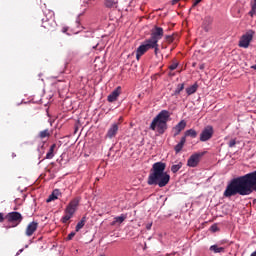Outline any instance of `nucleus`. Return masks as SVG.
<instances>
[{"mask_svg": "<svg viewBox=\"0 0 256 256\" xmlns=\"http://www.w3.org/2000/svg\"><path fill=\"white\" fill-rule=\"evenodd\" d=\"M203 0H195L192 7H197L198 3H201Z\"/></svg>", "mask_w": 256, "mask_h": 256, "instance_id": "36", "label": "nucleus"}, {"mask_svg": "<svg viewBox=\"0 0 256 256\" xmlns=\"http://www.w3.org/2000/svg\"><path fill=\"white\" fill-rule=\"evenodd\" d=\"M197 89H199V85L195 83L194 85L186 88L187 95H193L194 93H197Z\"/></svg>", "mask_w": 256, "mask_h": 256, "instance_id": "19", "label": "nucleus"}, {"mask_svg": "<svg viewBox=\"0 0 256 256\" xmlns=\"http://www.w3.org/2000/svg\"><path fill=\"white\" fill-rule=\"evenodd\" d=\"M73 237H75V232H71L68 237H67V240L68 241H71V239H73Z\"/></svg>", "mask_w": 256, "mask_h": 256, "instance_id": "34", "label": "nucleus"}, {"mask_svg": "<svg viewBox=\"0 0 256 256\" xmlns=\"http://www.w3.org/2000/svg\"><path fill=\"white\" fill-rule=\"evenodd\" d=\"M151 47H154V44H152L149 40H145L136 50V59L139 61L141 59L142 55H145Z\"/></svg>", "mask_w": 256, "mask_h": 256, "instance_id": "7", "label": "nucleus"}, {"mask_svg": "<svg viewBox=\"0 0 256 256\" xmlns=\"http://www.w3.org/2000/svg\"><path fill=\"white\" fill-rule=\"evenodd\" d=\"M165 39L168 41V43H173V37L171 35H167Z\"/></svg>", "mask_w": 256, "mask_h": 256, "instance_id": "33", "label": "nucleus"}, {"mask_svg": "<svg viewBox=\"0 0 256 256\" xmlns=\"http://www.w3.org/2000/svg\"><path fill=\"white\" fill-rule=\"evenodd\" d=\"M251 11L248 13L250 17H255L256 15V0L250 2Z\"/></svg>", "mask_w": 256, "mask_h": 256, "instance_id": "24", "label": "nucleus"}, {"mask_svg": "<svg viewBox=\"0 0 256 256\" xmlns=\"http://www.w3.org/2000/svg\"><path fill=\"white\" fill-rule=\"evenodd\" d=\"M254 203H256V199H254Z\"/></svg>", "mask_w": 256, "mask_h": 256, "instance_id": "44", "label": "nucleus"}, {"mask_svg": "<svg viewBox=\"0 0 256 256\" xmlns=\"http://www.w3.org/2000/svg\"><path fill=\"white\" fill-rule=\"evenodd\" d=\"M211 230L215 233V231L218 230V229H217V226H216V225L211 226Z\"/></svg>", "mask_w": 256, "mask_h": 256, "instance_id": "39", "label": "nucleus"}, {"mask_svg": "<svg viewBox=\"0 0 256 256\" xmlns=\"http://www.w3.org/2000/svg\"><path fill=\"white\" fill-rule=\"evenodd\" d=\"M185 89V84H178L174 91V95H179Z\"/></svg>", "mask_w": 256, "mask_h": 256, "instance_id": "28", "label": "nucleus"}, {"mask_svg": "<svg viewBox=\"0 0 256 256\" xmlns=\"http://www.w3.org/2000/svg\"><path fill=\"white\" fill-rule=\"evenodd\" d=\"M184 137L185 139H187V137H192V139H195L197 137V131H195V129L186 130Z\"/></svg>", "mask_w": 256, "mask_h": 256, "instance_id": "21", "label": "nucleus"}, {"mask_svg": "<svg viewBox=\"0 0 256 256\" xmlns=\"http://www.w3.org/2000/svg\"><path fill=\"white\" fill-rule=\"evenodd\" d=\"M167 164L164 162H156L152 165L150 174L148 176V185H158V187H167L169 181H171V176L165 172Z\"/></svg>", "mask_w": 256, "mask_h": 256, "instance_id": "2", "label": "nucleus"}, {"mask_svg": "<svg viewBox=\"0 0 256 256\" xmlns=\"http://www.w3.org/2000/svg\"><path fill=\"white\" fill-rule=\"evenodd\" d=\"M255 36V31L248 30L244 35L241 36L239 40V47H242L243 49H248L249 45H251V42L253 41V37Z\"/></svg>", "mask_w": 256, "mask_h": 256, "instance_id": "5", "label": "nucleus"}, {"mask_svg": "<svg viewBox=\"0 0 256 256\" xmlns=\"http://www.w3.org/2000/svg\"><path fill=\"white\" fill-rule=\"evenodd\" d=\"M180 0H172V5H175L176 3H179Z\"/></svg>", "mask_w": 256, "mask_h": 256, "instance_id": "40", "label": "nucleus"}, {"mask_svg": "<svg viewBox=\"0 0 256 256\" xmlns=\"http://www.w3.org/2000/svg\"><path fill=\"white\" fill-rule=\"evenodd\" d=\"M117 131H119V125L117 123H114L111 125V127L108 129V132L106 134V137L108 139H113L115 135H117Z\"/></svg>", "mask_w": 256, "mask_h": 256, "instance_id": "14", "label": "nucleus"}, {"mask_svg": "<svg viewBox=\"0 0 256 256\" xmlns=\"http://www.w3.org/2000/svg\"><path fill=\"white\" fill-rule=\"evenodd\" d=\"M104 7H106L107 9H117V7H119V1L104 0Z\"/></svg>", "mask_w": 256, "mask_h": 256, "instance_id": "16", "label": "nucleus"}, {"mask_svg": "<svg viewBox=\"0 0 256 256\" xmlns=\"http://www.w3.org/2000/svg\"><path fill=\"white\" fill-rule=\"evenodd\" d=\"M42 27L46 29V31H54L57 27V22H55V13L53 11L49 12V18H42Z\"/></svg>", "mask_w": 256, "mask_h": 256, "instance_id": "4", "label": "nucleus"}, {"mask_svg": "<svg viewBox=\"0 0 256 256\" xmlns=\"http://www.w3.org/2000/svg\"><path fill=\"white\" fill-rule=\"evenodd\" d=\"M213 133H214L213 126L211 125L206 126L200 133V141H202L203 143L205 141H209V139L213 137Z\"/></svg>", "mask_w": 256, "mask_h": 256, "instance_id": "9", "label": "nucleus"}, {"mask_svg": "<svg viewBox=\"0 0 256 256\" xmlns=\"http://www.w3.org/2000/svg\"><path fill=\"white\" fill-rule=\"evenodd\" d=\"M125 219H127V216H125L124 214H122L121 216L115 217L114 221L112 222V225H116V223H123V221H125Z\"/></svg>", "mask_w": 256, "mask_h": 256, "instance_id": "25", "label": "nucleus"}, {"mask_svg": "<svg viewBox=\"0 0 256 256\" xmlns=\"http://www.w3.org/2000/svg\"><path fill=\"white\" fill-rule=\"evenodd\" d=\"M8 223H12V227H17L23 221V215L19 212H10L5 216Z\"/></svg>", "mask_w": 256, "mask_h": 256, "instance_id": "6", "label": "nucleus"}, {"mask_svg": "<svg viewBox=\"0 0 256 256\" xmlns=\"http://www.w3.org/2000/svg\"><path fill=\"white\" fill-rule=\"evenodd\" d=\"M37 227H39V223L33 221L30 222L26 228V236L31 237L35 231H37Z\"/></svg>", "mask_w": 256, "mask_h": 256, "instance_id": "13", "label": "nucleus"}, {"mask_svg": "<svg viewBox=\"0 0 256 256\" xmlns=\"http://www.w3.org/2000/svg\"><path fill=\"white\" fill-rule=\"evenodd\" d=\"M210 251H213V253H225V248L224 247H219L217 245H212L210 246Z\"/></svg>", "mask_w": 256, "mask_h": 256, "instance_id": "22", "label": "nucleus"}, {"mask_svg": "<svg viewBox=\"0 0 256 256\" xmlns=\"http://www.w3.org/2000/svg\"><path fill=\"white\" fill-rule=\"evenodd\" d=\"M38 137L40 139H45L47 137H51V132L49 131V129H45V130L39 132Z\"/></svg>", "mask_w": 256, "mask_h": 256, "instance_id": "23", "label": "nucleus"}, {"mask_svg": "<svg viewBox=\"0 0 256 256\" xmlns=\"http://www.w3.org/2000/svg\"><path fill=\"white\" fill-rule=\"evenodd\" d=\"M163 28L161 27H155L150 35V38L148 40L153 44L156 45V43H159L160 39H163Z\"/></svg>", "mask_w": 256, "mask_h": 256, "instance_id": "8", "label": "nucleus"}, {"mask_svg": "<svg viewBox=\"0 0 256 256\" xmlns=\"http://www.w3.org/2000/svg\"><path fill=\"white\" fill-rule=\"evenodd\" d=\"M79 201V198H74L72 201H70L65 209V213H68L73 217L77 211V208L79 207Z\"/></svg>", "mask_w": 256, "mask_h": 256, "instance_id": "10", "label": "nucleus"}, {"mask_svg": "<svg viewBox=\"0 0 256 256\" xmlns=\"http://www.w3.org/2000/svg\"><path fill=\"white\" fill-rule=\"evenodd\" d=\"M185 143H187V139H185V136H183L180 142L174 147L175 153H181L183 147L185 146Z\"/></svg>", "mask_w": 256, "mask_h": 256, "instance_id": "17", "label": "nucleus"}, {"mask_svg": "<svg viewBox=\"0 0 256 256\" xmlns=\"http://www.w3.org/2000/svg\"><path fill=\"white\" fill-rule=\"evenodd\" d=\"M85 221H86V218L82 217L81 221L78 222L76 225V232L81 231V229H83V227H85Z\"/></svg>", "mask_w": 256, "mask_h": 256, "instance_id": "26", "label": "nucleus"}, {"mask_svg": "<svg viewBox=\"0 0 256 256\" xmlns=\"http://www.w3.org/2000/svg\"><path fill=\"white\" fill-rule=\"evenodd\" d=\"M73 216L71 214L65 213V215L62 217V223H67Z\"/></svg>", "mask_w": 256, "mask_h": 256, "instance_id": "29", "label": "nucleus"}, {"mask_svg": "<svg viewBox=\"0 0 256 256\" xmlns=\"http://www.w3.org/2000/svg\"><path fill=\"white\" fill-rule=\"evenodd\" d=\"M67 31H69V28H68V27H63V28H62V33H67Z\"/></svg>", "mask_w": 256, "mask_h": 256, "instance_id": "38", "label": "nucleus"}, {"mask_svg": "<svg viewBox=\"0 0 256 256\" xmlns=\"http://www.w3.org/2000/svg\"><path fill=\"white\" fill-rule=\"evenodd\" d=\"M55 147H57V144H52L49 151L46 154L45 159H53V157H55L54 151H55Z\"/></svg>", "mask_w": 256, "mask_h": 256, "instance_id": "20", "label": "nucleus"}, {"mask_svg": "<svg viewBox=\"0 0 256 256\" xmlns=\"http://www.w3.org/2000/svg\"><path fill=\"white\" fill-rule=\"evenodd\" d=\"M151 227H153V223L147 224L146 225V229L149 231L151 230Z\"/></svg>", "mask_w": 256, "mask_h": 256, "instance_id": "37", "label": "nucleus"}, {"mask_svg": "<svg viewBox=\"0 0 256 256\" xmlns=\"http://www.w3.org/2000/svg\"><path fill=\"white\" fill-rule=\"evenodd\" d=\"M59 195H61V192L59 191V189H55L47 198L46 202L51 203V201H55L56 199H59Z\"/></svg>", "mask_w": 256, "mask_h": 256, "instance_id": "18", "label": "nucleus"}, {"mask_svg": "<svg viewBox=\"0 0 256 256\" xmlns=\"http://www.w3.org/2000/svg\"><path fill=\"white\" fill-rule=\"evenodd\" d=\"M235 145H237V141L235 139L230 140L228 143V147L230 148L235 147Z\"/></svg>", "mask_w": 256, "mask_h": 256, "instance_id": "31", "label": "nucleus"}, {"mask_svg": "<svg viewBox=\"0 0 256 256\" xmlns=\"http://www.w3.org/2000/svg\"><path fill=\"white\" fill-rule=\"evenodd\" d=\"M185 127H187V122L185 120H181L174 128V137H177V135H179V133H181V131H183V129H185Z\"/></svg>", "mask_w": 256, "mask_h": 256, "instance_id": "15", "label": "nucleus"}, {"mask_svg": "<svg viewBox=\"0 0 256 256\" xmlns=\"http://www.w3.org/2000/svg\"><path fill=\"white\" fill-rule=\"evenodd\" d=\"M178 66H179V64L173 63L172 65L169 66V69H170V71H175V69H177Z\"/></svg>", "mask_w": 256, "mask_h": 256, "instance_id": "32", "label": "nucleus"}, {"mask_svg": "<svg viewBox=\"0 0 256 256\" xmlns=\"http://www.w3.org/2000/svg\"><path fill=\"white\" fill-rule=\"evenodd\" d=\"M251 256H256V250L251 254Z\"/></svg>", "mask_w": 256, "mask_h": 256, "instance_id": "42", "label": "nucleus"}, {"mask_svg": "<svg viewBox=\"0 0 256 256\" xmlns=\"http://www.w3.org/2000/svg\"><path fill=\"white\" fill-rule=\"evenodd\" d=\"M151 49H154V53L157 57V55H159V42H156V44H154V47H151Z\"/></svg>", "mask_w": 256, "mask_h": 256, "instance_id": "30", "label": "nucleus"}, {"mask_svg": "<svg viewBox=\"0 0 256 256\" xmlns=\"http://www.w3.org/2000/svg\"><path fill=\"white\" fill-rule=\"evenodd\" d=\"M5 221V215L0 212V223H3Z\"/></svg>", "mask_w": 256, "mask_h": 256, "instance_id": "35", "label": "nucleus"}, {"mask_svg": "<svg viewBox=\"0 0 256 256\" xmlns=\"http://www.w3.org/2000/svg\"><path fill=\"white\" fill-rule=\"evenodd\" d=\"M119 95H121V87L118 86L111 94L108 95L107 101L109 103H115L117 99H119Z\"/></svg>", "mask_w": 256, "mask_h": 256, "instance_id": "12", "label": "nucleus"}, {"mask_svg": "<svg viewBox=\"0 0 256 256\" xmlns=\"http://www.w3.org/2000/svg\"><path fill=\"white\" fill-rule=\"evenodd\" d=\"M256 193V170L249 172L243 176L234 178L226 186L223 197L231 199L235 195H242L243 197Z\"/></svg>", "mask_w": 256, "mask_h": 256, "instance_id": "1", "label": "nucleus"}, {"mask_svg": "<svg viewBox=\"0 0 256 256\" xmlns=\"http://www.w3.org/2000/svg\"><path fill=\"white\" fill-rule=\"evenodd\" d=\"M203 155H204V153L192 154L187 161L188 167H197L199 165V161H201V157H203Z\"/></svg>", "mask_w": 256, "mask_h": 256, "instance_id": "11", "label": "nucleus"}, {"mask_svg": "<svg viewBox=\"0 0 256 256\" xmlns=\"http://www.w3.org/2000/svg\"><path fill=\"white\" fill-rule=\"evenodd\" d=\"M169 117H171V113L167 110H162L159 114L152 120L150 124V129L152 131H158L162 135L167 131V121H169Z\"/></svg>", "mask_w": 256, "mask_h": 256, "instance_id": "3", "label": "nucleus"}, {"mask_svg": "<svg viewBox=\"0 0 256 256\" xmlns=\"http://www.w3.org/2000/svg\"><path fill=\"white\" fill-rule=\"evenodd\" d=\"M206 19H208V21H211V17H207Z\"/></svg>", "mask_w": 256, "mask_h": 256, "instance_id": "43", "label": "nucleus"}, {"mask_svg": "<svg viewBox=\"0 0 256 256\" xmlns=\"http://www.w3.org/2000/svg\"><path fill=\"white\" fill-rule=\"evenodd\" d=\"M19 253H23V249H20V250L17 252V255H19Z\"/></svg>", "mask_w": 256, "mask_h": 256, "instance_id": "41", "label": "nucleus"}, {"mask_svg": "<svg viewBox=\"0 0 256 256\" xmlns=\"http://www.w3.org/2000/svg\"><path fill=\"white\" fill-rule=\"evenodd\" d=\"M183 167V163L179 162L178 164H174L171 166V171L172 173H177V171H179V169H181Z\"/></svg>", "mask_w": 256, "mask_h": 256, "instance_id": "27", "label": "nucleus"}]
</instances>
